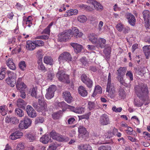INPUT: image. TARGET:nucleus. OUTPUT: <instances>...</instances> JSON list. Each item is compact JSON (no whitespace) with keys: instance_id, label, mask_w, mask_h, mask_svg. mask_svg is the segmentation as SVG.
<instances>
[{"instance_id":"a18cd8bd","label":"nucleus","mask_w":150,"mask_h":150,"mask_svg":"<svg viewBox=\"0 0 150 150\" xmlns=\"http://www.w3.org/2000/svg\"><path fill=\"white\" fill-rule=\"evenodd\" d=\"M6 107L5 106H0V114L4 116L7 114V111L5 110Z\"/></svg>"},{"instance_id":"473e14b6","label":"nucleus","mask_w":150,"mask_h":150,"mask_svg":"<svg viewBox=\"0 0 150 150\" xmlns=\"http://www.w3.org/2000/svg\"><path fill=\"white\" fill-rule=\"evenodd\" d=\"M58 146L56 142H53L50 145L47 150H56Z\"/></svg>"},{"instance_id":"69168bd1","label":"nucleus","mask_w":150,"mask_h":150,"mask_svg":"<svg viewBox=\"0 0 150 150\" xmlns=\"http://www.w3.org/2000/svg\"><path fill=\"white\" fill-rule=\"evenodd\" d=\"M88 49L89 50L93 51L96 50V46L93 45H88L87 46Z\"/></svg>"},{"instance_id":"f704fd0d","label":"nucleus","mask_w":150,"mask_h":150,"mask_svg":"<svg viewBox=\"0 0 150 150\" xmlns=\"http://www.w3.org/2000/svg\"><path fill=\"white\" fill-rule=\"evenodd\" d=\"M125 68L124 67H120L117 70V76H124L125 74Z\"/></svg>"},{"instance_id":"9b49d317","label":"nucleus","mask_w":150,"mask_h":150,"mask_svg":"<svg viewBox=\"0 0 150 150\" xmlns=\"http://www.w3.org/2000/svg\"><path fill=\"white\" fill-rule=\"evenodd\" d=\"M125 17L132 26H134L135 25L136 20L134 15L131 13L127 12L125 13Z\"/></svg>"},{"instance_id":"e433bc0d","label":"nucleus","mask_w":150,"mask_h":150,"mask_svg":"<svg viewBox=\"0 0 150 150\" xmlns=\"http://www.w3.org/2000/svg\"><path fill=\"white\" fill-rule=\"evenodd\" d=\"M123 77L124 76H117V78L118 81L121 84L125 86L127 85V84L125 82Z\"/></svg>"},{"instance_id":"603ef678","label":"nucleus","mask_w":150,"mask_h":150,"mask_svg":"<svg viewBox=\"0 0 150 150\" xmlns=\"http://www.w3.org/2000/svg\"><path fill=\"white\" fill-rule=\"evenodd\" d=\"M59 134L57 133L54 130H52L50 133V137L53 139H54V138H58V137Z\"/></svg>"},{"instance_id":"4be33fe9","label":"nucleus","mask_w":150,"mask_h":150,"mask_svg":"<svg viewBox=\"0 0 150 150\" xmlns=\"http://www.w3.org/2000/svg\"><path fill=\"white\" fill-rule=\"evenodd\" d=\"M37 63L38 64V69L44 72H45L47 71V69L44 66L42 62V59H39L38 60Z\"/></svg>"},{"instance_id":"6ab92c4d","label":"nucleus","mask_w":150,"mask_h":150,"mask_svg":"<svg viewBox=\"0 0 150 150\" xmlns=\"http://www.w3.org/2000/svg\"><path fill=\"white\" fill-rule=\"evenodd\" d=\"M23 135V133L18 131H16L11 134L9 138L11 140H16L19 138Z\"/></svg>"},{"instance_id":"423d86ee","label":"nucleus","mask_w":150,"mask_h":150,"mask_svg":"<svg viewBox=\"0 0 150 150\" xmlns=\"http://www.w3.org/2000/svg\"><path fill=\"white\" fill-rule=\"evenodd\" d=\"M56 90V87L54 85H51L47 90V93L45 97L48 99H50L52 98L54 95V92Z\"/></svg>"},{"instance_id":"4c0bfd02","label":"nucleus","mask_w":150,"mask_h":150,"mask_svg":"<svg viewBox=\"0 0 150 150\" xmlns=\"http://www.w3.org/2000/svg\"><path fill=\"white\" fill-rule=\"evenodd\" d=\"M77 19L78 21L81 23H83L87 20V18L86 16L81 15L78 16Z\"/></svg>"},{"instance_id":"c756f323","label":"nucleus","mask_w":150,"mask_h":150,"mask_svg":"<svg viewBox=\"0 0 150 150\" xmlns=\"http://www.w3.org/2000/svg\"><path fill=\"white\" fill-rule=\"evenodd\" d=\"M8 77L6 79V81L13 80L15 79H16V74L11 71H8L7 72Z\"/></svg>"},{"instance_id":"bf43d9fd","label":"nucleus","mask_w":150,"mask_h":150,"mask_svg":"<svg viewBox=\"0 0 150 150\" xmlns=\"http://www.w3.org/2000/svg\"><path fill=\"white\" fill-rule=\"evenodd\" d=\"M116 28L118 31L121 32L124 29L123 25L121 24H118L116 26Z\"/></svg>"},{"instance_id":"412c9836","label":"nucleus","mask_w":150,"mask_h":150,"mask_svg":"<svg viewBox=\"0 0 150 150\" xmlns=\"http://www.w3.org/2000/svg\"><path fill=\"white\" fill-rule=\"evenodd\" d=\"M71 45L74 48V51L76 53L80 52L82 49V45L76 43H72Z\"/></svg>"},{"instance_id":"c03bdc74","label":"nucleus","mask_w":150,"mask_h":150,"mask_svg":"<svg viewBox=\"0 0 150 150\" xmlns=\"http://www.w3.org/2000/svg\"><path fill=\"white\" fill-rule=\"evenodd\" d=\"M11 123L13 124H18L19 122V120L16 117H12L10 118H8Z\"/></svg>"},{"instance_id":"a19ab883","label":"nucleus","mask_w":150,"mask_h":150,"mask_svg":"<svg viewBox=\"0 0 150 150\" xmlns=\"http://www.w3.org/2000/svg\"><path fill=\"white\" fill-rule=\"evenodd\" d=\"M7 83L11 87H13L15 85L16 82V79H14L13 80H10L6 81Z\"/></svg>"},{"instance_id":"dca6fc26","label":"nucleus","mask_w":150,"mask_h":150,"mask_svg":"<svg viewBox=\"0 0 150 150\" xmlns=\"http://www.w3.org/2000/svg\"><path fill=\"white\" fill-rule=\"evenodd\" d=\"M36 47L35 42L31 40H28L26 42V48L28 50L33 51Z\"/></svg>"},{"instance_id":"cd10ccee","label":"nucleus","mask_w":150,"mask_h":150,"mask_svg":"<svg viewBox=\"0 0 150 150\" xmlns=\"http://www.w3.org/2000/svg\"><path fill=\"white\" fill-rule=\"evenodd\" d=\"M102 93V88L99 85L96 86L95 87L92 96L94 97L97 93Z\"/></svg>"},{"instance_id":"7ed1b4c3","label":"nucleus","mask_w":150,"mask_h":150,"mask_svg":"<svg viewBox=\"0 0 150 150\" xmlns=\"http://www.w3.org/2000/svg\"><path fill=\"white\" fill-rule=\"evenodd\" d=\"M56 76L59 80L62 82L69 83H70L69 76L65 74L64 70H59Z\"/></svg>"},{"instance_id":"79ce46f5","label":"nucleus","mask_w":150,"mask_h":150,"mask_svg":"<svg viewBox=\"0 0 150 150\" xmlns=\"http://www.w3.org/2000/svg\"><path fill=\"white\" fill-rule=\"evenodd\" d=\"M93 82L90 79H88L84 83L89 88H91L93 85Z\"/></svg>"},{"instance_id":"338daca9","label":"nucleus","mask_w":150,"mask_h":150,"mask_svg":"<svg viewBox=\"0 0 150 150\" xmlns=\"http://www.w3.org/2000/svg\"><path fill=\"white\" fill-rule=\"evenodd\" d=\"M80 61L82 64L83 66H86L87 64V62L85 57H83L80 59Z\"/></svg>"},{"instance_id":"3c124183","label":"nucleus","mask_w":150,"mask_h":150,"mask_svg":"<svg viewBox=\"0 0 150 150\" xmlns=\"http://www.w3.org/2000/svg\"><path fill=\"white\" fill-rule=\"evenodd\" d=\"M126 75L129 79L130 81H132L133 80V76L132 72L131 71H127L126 74Z\"/></svg>"},{"instance_id":"6e6d98bb","label":"nucleus","mask_w":150,"mask_h":150,"mask_svg":"<svg viewBox=\"0 0 150 150\" xmlns=\"http://www.w3.org/2000/svg\"><path fill=\"white\" fill-rule=\"evenodd\" d=\"M36 47L42 46L44 45V42L41 40H37L34 42Z\"/></svg>"},{"instance_id":"8fccbe9b","label":"nucleus","mask_w":150,"mask_h":150,"mask_svg":"<svg viewBox=\"0 0 150 150\" xmlns=\"http://www.w3.org/2000/svg\"><path fill=\"white\" fill-rule=\"evenodd\" d=\"M91 115V112H89L85 115L79 116V119L81 120L84 119H88L89 118V116Z\"/></svg>"},{"instance_id":"9d476101","label":"nucleus","mask_w":150,"mask_h":150,"mask_svg":"<svg viewBox=\"0 0 150 150\" xmlns=\"http://www.w3.org/2000/svg\"><path fill=\"white\" fill-rule=\"evenodd\" d=\"M99 122L100 124L102 126L107 125L110 123L109 117L106 114H103L100 116Z\"/></svg>"},{"instance_id":"f257e3e1","label":"nucleus","mask_w":150,"mask_h":150,"mask_svg":"<svg viewBox=\"0 0 150 150\" xmlns=\"http://www.w3.org/2000/svg\"><path fill=\"white\" fill-rule=\"evenodd\" d=\"M135 93L137 96L144 101H148L149 91L146 84L141 83L135 88Z\"/></svg>"},{"instance_id":"393cba45","label":"nucleus","mask_w":150,"mask_h":150,"mask_svg":"<svg viewBox=\"0 0 150 150\" xmlns=\"http://www.w3.org/2000/svg\"><path fill=\"white\" fill-rule=\"evenodd\" d=\"M142 49L146 56V58L148 59V56L150 54V45L144 46L143 47Z\"/></svg>"},{"instance_id":"4d7b16f0","label":"nucleus","mask_w":150,"mask_h":150,"mask_svg":"<svg viewBox=\"0 0 150 150\" xmlns=\"http://www.w3.org/2000/svg\"><path fill=\"white\" fill-rule=\"evenodd\" d=\"M44 118L42 117H40L37 118L35 120V124H37L39 123H42L44 121Z\"/></svg>"},{"instance_id":"774afa93","label":"nucleus","mask_w":150,"mask_h":150,"mask_svg":"<svg viewBox=\"0 0 150 150\" xmlns=\"http://www.w3.org/2000/svg\"><path fill=\"white\" fill-rule=\"evenodd\" d=\"M112 110L115 112H120L122 110V108L121 107L117 108L115 106H114L112 108Z\"/></svg>"},{"instance_id":"49530a36","label":"nucleus","mask_w":150,"mask_h":150,"mask_svg":"<svg viewBox=\"0 0 150 150\" xmlns=\"http://www.w3.org/2000/svg\"><path fill=\"white\" fill-rule=\"evenodd\" d=\"M119 95L121 98H124L126 96V93L124 90L122 89H120L119 91Z\"/></svg>"},{"instance_id":"f3484780","label":"nucleus","mask_w":150,"mask_h":150,"mask_svg":"<svg viewBox=\"0 0 150 150\" xmlns=\"http://www.w3.org/2000/svg\"><path fill=\"white\" fill-rule=\"evenodd\" d=\"M79 132V136L85 139V137L88 136V133L86 128L82 126H80L78 128Z\"/></svg>"},{"instance_id":"bb28decb","label":"nucleus","mask_w":150,"mask_h":150,"mask_svg":"<svg viewBox=\"0 0 150 150\" xmlns=\"http://www.w3.org/2000/svg\"><path fill=\"white\" fill-rule=\"evenodd\" d=\"M44 62L46 64L50 65H52L54 64L53 59L50 57L45 56L44 58Z\"/></svg>"},{"instance_id":"864d4df0","label":"nucleus","mask_w":150,"mask_h":150,"mask_svg":"<svg viewBox=\"0 0 150 150\" xmlns=\"http://www.w3.org/2000/svg\"><path fill=\"white\" fill-rule=\"evenodd\" d=\"M43 55V51L42 49H40L37 51V56L40 58L39 59H42Z\"/></svg>"},{"instance_id":"c9c22d12","label":"nucleus","mask_w":150,"mask_h":150,"mask_svg":"<svg viewBox=\"0 0 150 150\" xmlns=\"http://www.w3.org/2000/svg\"><path fill=\"white\" fill-rule=\"evenodd\" d=\"M16 115L19 117H22L24 115V112L20 108H17L15 110Z\"/></svg>"},{"instance_id":"680f3d73","label":"nucleus","mask_w":150,"mask_h":150,"mask_svg":"<svg viewBox=\"0 0 150 150\" xmlns=\"http://www.w3.org/2000/svg\"><path fill=\"white\" fill-rule=\"evenodd\" d=\"M50 29L48 27H47L41 33V34H45L47 35L50 36Z\"/></svg>"},{"instance_id":"5fc2aeb1","label":"nucleus","mask_w":150,"mask_h":150,"mask_svg":"<svg viewBox=\"0 0 150 150\" xmlns=\"http://www.w3.org/2000/svg\"><path fill=\"white\" fill-rule=\"evenodd\" d=\"M111 147L109 146H101L98 148V150H111Z\"/></svg>"},{"instance_id":"5701e85b","label":"nucleus","mask_w":150,"mask_h":150,"mask_svg":"<svg viewBox=\"0 0 150 150\" xmlns=\"http://www.w3.org/2000/svg\"><path fill=\"white\" fill-rule=\"evenodd\" d=\"M50 139V137L48 134H45L43 135L40 139V141L44 144L48 143Z\"/></svg>"},{"instance_id":"1a4fd4ad","label":"nucleus","mask_w":150,"mask_h":150,"mask_svg":"<svg viewBox=\"0 0 150 150\" xmlns=\"http://www.w3.org/2000/svg\"><path fill=\"white\" fill-rule=\"evenodd\" d=\"M144 20L147 27H149L150 19V11L148 10H145L142 12Z\"/></svg>"},{"instance_id":"052dcab7","label":"nucleus","mask_w":150,"mask_h":150,"mask_svg":"<svg viewBox=\"0 0 150 150\" xmlns=\"http://www.w3.org/2000/svg\"><path fill=\"white\" fill-rule=\"evenodd\" d=\"M54 139L59 142H62L65 139L62 135L59 134L58 138H54Z\"/></svg>"},{"instance_id":"2f4dec72","label":"nucleus","mask_w":150,"mask_h":150,"mask_svg":"<svg viewBox=\"0 0 150 150\" xmlns=\"http://www.w3.org/2000/svg\"><path fill=\"white\" fill-rule=\"evenodd\" d=\"M17 105L18 107L24 108L25 105V103L23 99L20 98L17 100Z\"/></svg>"},{"instance_id":"de8ad7c7","label":"nucleus","mask_w":150,"mask_h":150,"mask_svg":"<svg viewBox=\"0 0 150 150\" xmlns=\"http://www.w3.org/2000/svg\"><path fill=\"white\" fill-rule=\"evenodd\" d=\"M75 113L78 114H81L84 111V109L82 107H79L75 108Z\"/></svg>"},{"instance_id":"0eeeda50","label":"nucleus","mask_w":150,"mask_h":150,"mask_svg":"<svg viewBox=\"0 0 150 150\" xmlns=\"http://www.w3.org/2000/svg\"><path fill=\"white\" fill-rule=\"evenodd\" d=\"M106 91V92L108 93L107 94L108 96L111 98H115L117 95L115 88L112 83L111 85L107 86Z\"/></svg>"},{"instance_id":"f8f14e48","label":"nucleus","mask_w":150,"mask_h":150,"mask_svg":"<svg viewBox=\"0 0 150 150\" xmlns=\"http://www.w3.org/2000/svg\"><path fill=\"white\" fill-rule=\"evenodd\" d=\"M26 111L28 115L32 118L35 117L37 113L35 110L30 105H28L26 108Z\"/></svg>"},{"instance_id":"b1692460","label":"nucleus","mask_w":150,"mask_h":150,"mask_svg":"<svg viewBox=\"0 0 150 150\" xmlns=\"http://www.w3.org/2000/svg\"><path fill=\"white\" fill-rule=\"evenodd\" d=\"M91 3L94 6L95 8L97 10L101 11L103 10V6L100 3L97 2L96 1H92Z\"/></svg>"},{"instance_id":"e2e57ef3","label":"nucleus","mask_w":150,"mask_h":150,"mask_svg":"<svg viewBox=\"0 0 150 150\" xmlns=\"http://www.w3.org/2000/svg\"><path fill=\"white\" fill-rule=\"evenodd\" d=\"M60 117V113L58 112L54 113L52 115V118L54 120H56L59 119Z\"/></svg>"},{"instance_id":"20e7f679","label":"nucleus","mask_w":150,"mask_h":150,"mask_svg":"<svg viewBox=\"0 0 150 150\" xmlns=\"http://www.w3.org/2000/svg\"><path fill=\"white\" fill-rule=\"evenodd\" d=\"M58 37L60 42L66 41L72 37L71 30L69 29L66 32L62 33L58 35Z\"/></svg>"},{"instance_id":"58836bf2","label":"nucleus","mask_w":150,"mask_h":150,"mask_svg":"<svg viewBox=\"0 0 150 150\" xmlns=\"http://www.w3.org/2000/svg\"><path fill=\"white\" fill-rule=\"evenodd\" d=\"M18 66L20 69L22 71H24L26 69V65L25 61L21 62L18 64Z\"/></svg>"},{"instance_id":"09e8293b","label":"nucleus","mask_w":150,"mask_h":150,"mask_svg":"<svg viewBox=\"0 0 150 150\" xmlns=\"http://www.w3.org/2000/svg\"><path fill=\"white\" fill-rule=\"evenodd\" d=\"M81 79L82 81L84 83L90 78L86 74H83L81 76Z\"/></svg>"},{"instance_id":"39448f33","label":"nucleus","mask_w":150,"mask_h":150,"mask_svg":"<svg viewBox=\"0 0 150 150\" xmlns=\"http://www.w3.org/2000/svg\"><path fill=\"white\" fill-rule=\"evenodd\" d=\"M60 63L64 61H71L72 57L70 54L67 52H64L61 54L58 57Z\"/></svg>"},{"instance_id":"72a5a7b5","label":"nucleus","mask_w":150,"mask_h":150,"mask_svg":"<svg viewBox=\"0 0 150 150\" xmlns=\"http://www.w3.org/2000/svg\"><path fill=\"white\" fill-rule=\"evenodd\" d=\"M78 10L76 9H71L67 11V15L69 16H71L73 15H75L78 13Z\"/></svg>"},{"instance_id":"c85d7f7f","label":"nucleus","mask_w":150,"mask_h":150,"mask_svg":"<svg viewBox=\"0 0 150 150\" xmlns=\"http://www.w3.org/2000/svg\"><path fill=\"white\" fill-rule=\"evenodd\" d=\"M79 150H91L92 147L88 144H81L78 146Z\"/></svg>"},{"instance_id":"13d9d810","label":"nucleus","mask_w":150,"mask_h":150,"mask_svg":"<svg viewBox=\"0 0 150 150\" xmlns=\"http://www.w3.org/2000/svg\"><path fill=\"white\" fill-rule=\"evenodd\" d=\"M57 106L58 107L61 108H64L67 105L64 101L59 102L57 103Z\"/></svg>"},{"instance_id":"37998d69","label":"nucleus","mask_w":150,"mask_h":150,"mask_svg":"<svg viewBox=\"0 0 150 150\" xmlns=\"http://www.w3.org/2000/svg\"><path fill=\"white\" fill-rule=\"evenodd\" d=\"M37 88L34 87L32 90H30V93L31 95L33 97L37 98Z\"/></svg>"},{"instance_id":"ea45409f","label":"nucleus","mask_w":150,"mask_h":150,"mask_svg":"<svg viewBox=\"0 0 150 150\" xmlns=\"http://www.w3.org/2000/svg\"><path fill=\"white\" fill-rule=\"evenodd\" d=\"M96 107V104L93 102L89 101L88 104V108L91 110L94 109Z\"/></svg>"},{"instance_id":"2eb2a0df","label":"nucleus","mask_w":150,"mask_h":150,"mask_svg":"<svg viewBox=\"0 0 150 150\" xmlns=\"http://www.w3.org/2000/svg\"><path fill=\"white\" fill-rule=\"evenodd\" d=\"M71 31L72 32V36L74 35L76 38H81L83 35V33L80 32L78 28L74 27H72L71 28Z\"/></svg>"},{"instance_id":"4468645a","label":"nucleus","mask_w":150,"mask_h":150,"mask_svg":"<svg viewBox=\"0 0 150 150\" xmlns=\"http://www.w3.org/2000/svg\"><path fill=\"white\" fill-rule=\"evenodd\" d=\"M62 96L65 100L67 103H70L72 100V97L69 91H65L62 93Z\"/></svg>"},{"instance_id":"7c9ffc66","label":"nucleus","mask_w":150,"mask_h":150,"mask_svg":"<svg viewBox=\"0 0 150 150\" xmlns=\"http://www.w3.org/2000/svg\"><path fill=\"white\" fill-rule=\"evenodd\" d=\"M25 136L30 142H33L36 140V137L34 135L30 133L26 134Z\"/></svg>"},{"instance_id":"a878e982","label":"nucleus","mask_w":150,"mask_h":150,"mask_svg":"<svg viewBox=\"0 0 150 150\" xmlns=\"http://www.w3.org/2000/svg\"><path fill=\"white\" fill-rule=\"evenodd\" d=\"M88 38L93 44H95L97 41V38L94 33L90 34L88 36Z\"/></svg>"},{"instance_id":"6e6552de","label":"nucleus","mask_w":150,"mask_h":150,"mask_svg":"<svg viewBox=\"0 0 150 150\" xmlns=\"http://www.w3.org/2000/svg\"><path fill=\"white\" fill-rule=\"evenodd\" d=\"M32 123L31 120L28 117H25L24 119L23 122L22 121H20L18 127L21 129H27L30 126Z\"/></svg>"},{"instance_id":"ddd939ff","label":"nucleus","mask_w":150,"mask_h":150,"mask_svg":"<svg viewBox=\"0 0 150 150\" xmlns=\"http://www.w3.org/2000/svg\"><path fill=\"white\" fill-rule=\"evenodd\" d=\"M22 78H18L16 82V87L18 90H20L26 88V85L22 81Z\"/></svg>"},{"instance_id":"f03ea898","label":"nucleus","mask_w":150,"mask_h":150,"mask_svg":"<svg viewBox=\"0 0 150 150\" xmlns=\"http://www.w3.org/2000/svg\"><path fill=\"white\" fill-rule=\"evenodd\" d=\"M38 104L36 102H33L32 106L38 112H44L47 110V104L43 100L39 99Z\"/></svg>"},{"instance_id":"0e129e2a","label":"nucleus","mask_w":150,"mask_h":150,"mask_svg":"<svg viewBox=\"0 0 150 150\" xmlns=\"http://www.w3.org/2000/svg\"><path fill=\"white\" fill-rule=\"evenodd\" d=\"M49 36V35H43L41 36H37V38L38 39L46 40L48 39Z\"/></svg>"},{"instance_id":"a211bd4d","label":"nucleus","mask_w":150,"mask_h":150,"mask_svg":"<svg viewBox=\"0 0 150 150\" xmlns=\"http://www.w3.org/2000/svg\"><path fill=\"white\" fill-rule=\"evenodd\" d=\"M78 93L82 97H85L88 95V92L86 88L84 86H81L78 88Z\"/></svg>"},{"instance_id":"aec40b11","label":"nucleus","mask_w":150,"mask_h":150,"mask_svg":"<svg viewBox=\"0 0 150 150\" xmlns=\"http://www.w3.org/2000/svg\"><path fill=\"white\" fill-rule=\"evenodd\" d=\"M106 40L103 38H99L96 42V47H99L101 48H104L106 45Z\"/></svg>"}]
</instances>
